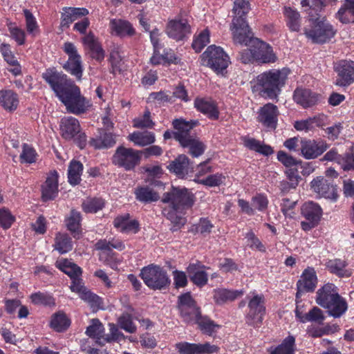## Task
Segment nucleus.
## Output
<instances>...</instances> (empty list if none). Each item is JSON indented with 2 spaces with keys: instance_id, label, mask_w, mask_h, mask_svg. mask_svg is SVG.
Instances as JSON below:
<instances>
[{
  "instance_id": "nucleus-57",
  "label": "nucleus",
  "mask_w": 354,
  "mask_h": 354,
  "mask_svg": "<svg viewBox=\"0 0 354 354\" xmlns=\"http://www.w3.org/2000/svg\"><path fill=\"white\" fill-rule=\"evenodd\" d=\"M15 218L10 211L6 208L0 209V226L6 230L11 227L15 222Z\"/></svg>"
},
{
  "instance_id": "nucleus-14",
  "label": "nucleus",
  "mask_w": 354,
  "mask_h": 354,
  "mask_svg": "<svg viewBox=\"0 0 354 354\" xmlns=\"http://www.w3.org/2000/svg\"><path fill=\"white\" fill-rule=\"evenodd\" d=\"M301 214L306 218V221L301 222V228L304 231H308L318 225L322 210L318 204L310 201L302 205Z\"/></svg>"
},
{
  "instance_id": "nucleus-37",
  "label": "nucleus",
  "mask_w": 354,
  "mask_h": 354,
  "mask_svg": "<svg viewBox=\"0 0 354 354\" xmlns=\"http://www.w3.org/2000/svg\"><path fill=\"white\" fill-rule=\"evenodd\" d=\"M128 139L136 145L145 147L153 143L156 140L155 135L150 131H135L128 136Z\"/></svg>"
},
{
  "instance_id": "nucleus-59",
  "label": "nucleus",
  "mask_w": 354,
  "mask_h": 354,
  "mask_svg": "<svg viewBox=\"0 0 354 354\" xmlns=\"http://www.w3.org/2000/svg\"><path fill=\"white\" fill-rule=\"evenodd\" d=\"M21 162L32 163L36 160V153L32 147L24 144L23 145V150L20 155Z\"/></svg>"
},
{
  "instance_id": "nucleus-19",
  "label": "nucleus",
  "mask_w": 354,
  "mask_h": 354,
  "mask_svg": "<svg viewBox=\"0 0 354 354\" xmlns=\"http://www.w3.org/2000/svg\"><path fill=\"white\" fill-rule=\"evenodd\" d=\"M175 346L179 354H212L219 351L218 346L209 342L192 344L184 342L177 343Z\"/></svg>"
},
{
  "instance_id": "nucleus-20",
  "label": "nucleus",
  "mask_w": 354,
  "mask_h": 354,
  "mask_svg": "<svg viewBox=\"0 0 354 354\" xmlns=\"http://www.w3.org/2000/svg\"><path fill=\"white\" fill-rule=\"evenodd\" d=\"M258 121L264 127L275 129L277 125L279 111L277 106L271 103L265 104L259 111Z\"/></svg>"
},
{
  "instance_id": "nucleus-41",
  "label": "nucleus",
  "mask_w": 354,
  "mask_h": 354,
  "mask_svg": "<svg viewBox=\"0 0 354 354\" xmlns=\"http://www.w3.org/2000/svg\"><path fill=\"white\" fill-rule=\"evenodd\" d=\"M82 170L83 165L80 161L73 160L71 162L68 170V178L70 184L76 185L80 183Z\"/></svg>"
},
{
  "instance_id": "nucleus-42",
  "label": "nucleus",
  "mask_w": 354,
  "mask_h": 354,
  "mask_svg": "<svg viewBox=\"0 0 354 354\" xmlns=\"http://www.w3.org/2000/svg\"><path fill=\"white\" fill-rule=\"evenodd\" d=\"M71 322L66 315L62 312L55 313L51 318L50 327L57 332H63L70 326Z\"/></svg>"
},
{
  "instance_id": "nucleus-34",
  "label": "nucleus",
  "mask_w": 354,
  "mask_h": 354,
  "mask_svg": "<svg viewBox=\"0 0 354 354\" xmlns=\"http://www.w3.org/2000/svg\"><path fill=\"white\" fill-rule=\"evenodd\" d=\"M17 95L11 90L0 91V106L10 112L15 111L18 106Z\"/></svg>"
},
{
  "instance_id": "nucleus-40",
  "label": "nucleus",
  "mask_w": 354,
  "mask_h": 354,
  "mask_svg": "<svg viewBox=\"0 0 354 354\" xmlns=\"http://www.w3.org/2000/svg\"><path fill=\"white\" fill-rule=\"evenodd\" d=\"M244 145L250 150L264 156H270L273 153L274 151L270 145L262 144L260 141L254 138H245Z\"/></svg>"
},
{
  "instance_id": "nucleus-18",
  "label": "nucleus",
  "mask_w": 354,
  "mask_h": 354,
  "mask_svg": "<svg viewBox=\"0 0 354 354\" xmlns=\"http://www.w3.org/2000/svg\"><path fill=\"white\" fill-rule=\"evenodd\" d=\"M250 48H253V56L259 64L274 63L277 59L272 48L259 39Z\"/></svg>"
},
{
  "instance_id": "nucleus-60",
  "label": "nucleus",
  "mask_w": 354,
  "mask_h": 354,
  "mask_svg": "<svg viewBox=\"0 0 354 354\" xmlns=\"http://www.w3.org/2000/svg\"><path fill=\"white\" fill-rule=\"evenodd\" d=\"M277 159L286 167H291L301 163L300 160H296L292 156L288 155L283 151H279L278 152Z\"/></svg>"
},
{
  "instance_id": "nucleus-53",
  "label": "nucleus",
  "mask_w": 354,
  "mask_h": 354,
  "mask_svg": "<svg viewBox=\"0 0 354 354\" xmlns=\"http://www.w3.org/2000/svg\"><path fill=\"white\" fill-rule=\"evenodd\" d=\"M237 296L236 292L224 289L216 292L214 298L216 304H221L227 301H233Z\"/></svg>"
},
{
  "instance_id": "nucleus-46",
  "label": "nucleus",
  "mask_w": 354,
  "mask_h": 354,
  "mask_svg": "<svg viewBox=\"0 0 354 354\" xmlns=\"http://www.w3.org/2000/svg\"><path fill=\"white\" fill-rule=\"evenodd\" d=\"M285 15L287 25L292 31H299L300 29V15L290 8H285Z\"/></svg>"
},
{
  "instance_id": "nucleus-7",
  "label": "nucleus",
  "mask_w": 354,
  "mask_h": 354,
  "mask_svg": "<svg viewBox=\"0 0 354 354\" xmlns=\"http://www.w3.org/2000/svg\"><path fill=\"white\" fill-rule=\"evenodd\" d=\"M194 201V195L185 187H172L171 190L165 193L162 198V203H169V207L183 211L191 208Z\"/></svg>"
},
{
  "instance_id": "nucleus-64",
  "label": "nucleus",
  "mask_w": 354,
  "mask_h": 354,
  "mask_svg": "<svg viewBox=\"0 0 354 354\" xmlns=\"http://www.w3.org/2000/svg\"><path fill=\"white\" fill-rule=\"evenodd\" d=\"M339 164L344 171L354 170V154L346 153L344 157H342Z\"/></svg>"
},
{
  "instance_id": "nucleus-43",
  "label": "nucleus",
  "mask_w": 354,
  "mask_h": 354,
  "mask_svg": "<svg viewBox=\"0 0 354 354\" xmlns=\"http://www.w3.org/2000/svg\"><path fill=\"white\" fill-rule=\"evenodd\" d=\"M80 212L72 209L70 216L66 220V225L67 229L71 232L75 238L80 234Z\"/></svg>"
},
{
  "instance_id": "nucleus-39",
  "label": "nucleus",
  "mask_w": 354,
  "mask_h": 354,
  "mask_svg": "<svg viewBox=\"0 0 354 354\" xmlns=\"http://www.w3.org/2000/svg\"><path fill=\"white\" fill-rule=\"evenodd\" d=\"M295 337L289 335L281 344L276 347L271 346L268 349L270 354H295Z\"/></svg>"
},
{
  "instance_id": "nucleus-30",
  "label": "nucleus",
  "mask_w": 354,
  "mask_h": 354,
  "mask_svg": "<svg viewBox=\"0 0 354 354\" xmlns=\"http://www.w3.org/2000/svg\"><path fill=\"white\" fill-rule=\"evenodd\" d=\"M110 28L112 32L117 36L124 37L126 36L132 37L136 34V30L132 24L124 19H113L110 21Z\"/></svg>"
},
{
  "instance_id": "nucleus-29",
  "label": "nucleus",
  "mask_w": 354,
  "mask_h": 354,
  "mask_svg": "<svg viewBox=\"0 0 354 354\" xmlns=\"http://www.w3.org/2000/svg\"><path fill=\"white\" fill-rule=\"evenodd\" d=\"M189 31V26L182 20L170 21L167 27L168 35L177 41L182 40Z\"/></svg>"
},
{
  "instance_id": "nucleus-48",
  "label": "nucleus",
  "mask_w": 354,
  "mask_h": 354,
  "mask_svg": "<svg viewBox=\"0 0 354 354\" xmlns=\"http://www.w3.org/2000/svg\"><path fill=\"white\" fill-rule=\"evenodd\" d=\"M91 325L88 326L86 330V334L90 337L102 339L104 336V326L97 319H93L91 320Z\"/></svg>"
},
{
  "instance_id": "nucleus-21",
  "label": "nucleus",
  "mask_w": 354,
  "mask_h": 354,
  "mask_svg": "<svg viewBox=\"0 0 354 354\" xmlns=\"http://www.w3.org/2000/svg\"><path fill=\"white\" fill-rule=\"evenodd\" d=\"M328 148V145L323 141L316 142L314 140H305L301 141V152L306 159H314L322 154Z\"/></svg>"
},
{
  "instance_id": "nucleus-25",
  "label": "nucleus",
  "mask_w": 354,
  "mask_h": 354,
  "mask_svg": "<svg viewBox=\"0 0 354 354\" xmlns=\"http://www.w3.org/2000/svg\"><path fill=\"white\" fill-rule=\"evenodd\" d=\"M170 172L178 177L183 178L189 171H193L194 167L186 155L180 154L167 167Z\"/></svg>"
},
{
  "instance_id": "nucleus-36",
  "label": "nucleus",
  "mask_w": 354,
  "mask_h": 354,
  "mask_svg": "<svg viewBox=\"0 0 354 354\" xmlns=\"http://www.w3.org/2000/svg\"><path fill=\"white\" fill-rule=\"evenodd\" d=\"M134 194L137 201L143 203H151L158 201L159 195L149 186H139L134 190Z\"/></svg>"
},
{
  "instance_id": "nucleus-24",
  "label": "nucleus",
  "mask_w": 354,
  "mask_h": 354,
  "mask_svg": "<svg viewBox=\"0 0 354 354\" xmlns=\"http://www.w3.org/2000/svg\"><path fill=\"white\" fill-rule=\"evenodd\" d=\"M320 95L307 88H297L294 92L295 102L304 109L316 105L319 101Z\"/></svg>"
},
{
  "instance_id": "nucleus-4",
  "label": "nucleus",
  "mask_w": 354,
  "mask_h": 354,
  "mask_svg": "<svg viewBox=\"0 0 354 354\" xmlns=\"http://www.w3.org/2000/svg\"><path fill=\"white\" fill-rule=\"evenodd\" d=\"M308 22L309 28L304 27V34L314 43H326L335 35L336 31L327 22L326 17L317 12L315 8L309 9Z\"/></svg>"
},
{
  "instance_id": "nucleus-52",
  "label": "nucleus",
  "mask_w": 354,
  "mask_h": 354,
  "mask_svg": "<svg viewBox=\"0 0 354 354\" xmlns=\"http://www.w3.org/2000/svg\"><path fill=\"white\" fill-rule=\"evenodd\" d=\"M209 42V32L207 29L203 30L193 41L192 46L196 53H199Z\"/></svg>"
},
{
  "instance_id": "nucleus-23",
  "label": "nucleus",
  "mask_w": 354,
  "mask_h": 354,
  "mask_svg": "<svg viewBox=\"0 0 354 354\" xmlns=\"http://www.w3.org/2000/svg\"><path fill=\"white\" fill-rule=\"evenodd\" d=\"M317 283V277L313 269H306L301 279L297 281V292L296 293V299L297 300L302 293L305 292L314 291Z\"/></svg>"
},
{
  "instance_id": "nucleus-58",
  "label": "nucleus",
  "mask_w": 354,
  "mask_h": 354,
  "mask_svg": "<svg viewBox=\"0 0 354 354\" xmlns=\"http://www.w3.org/2000/svg\"><path fill=\"white\" fill-rule=\"evenodd\" d=\"M30 298L31 301L37 305H50L54 304V299L50 295L40 292L32 294Z\"/></svg>"
},
{
  "instance_id": "nucleus-27",
  "label": "nucleus",
  "mask_w": 354,
  "mask_h": 354,
  "mask_svg": "<svg viewBox=\"0 0 354 354\" xmlns=\"http://www.w3.org/2000/svg\"><path fill=\"white\" fill-rule=\"evenodd\" d=\"M41 197L44 201L54 199L58 192V174L55 170L49 173L41 187Z\"/></svg>"
},
{
  "instance_id": "nucleus-15",
  "label": "nucleus",
  "mask_w": 354,
  "mask_h": 354,
  "mask_svg": "<svg viewBox=\"0 0 354 354\" xmlns=\"http://www.w3.org/2000/svg\"><path fill=\"white\" fill-rule=\"evenodd\" d=\"M313 191L319 196L335 201L338 198L337 185L324 176H317L310 183Z\"/></svg>"
},
{
  "instance_id": "nucleus-54",
  "label": "nucleus",
  "mask_w": 354,
  "mask_h": 354,
  "mask_svg": "<svg viewBox=\"0 0 354 354\" xmlns=\"http://www.w3.org/2000/svg\"><path fill=\"white\" fill-rule=\"evenodd\" d=\"M154 122L151 119V113L149 110H146L142 118H138L133 120V127L135 128H152Z\"/></svg>"
},
{
  "instance_id": "nucleus-5",
  "label": "nucleus",
  "mask_w": 354,
  "mask_h": 354,
  "mask_svg": "<svg viewBox=\"0 0 354 354\" xmlns=\"http://www.w3.org/2000/svg\"><path fill=\"white\" fill-rule=\"evenodd\" d=\"M317 304L328 310L330 315L339 317L347 309V303L337 292L334 290V285L325 284L317 292Z\"/></svg>"
},
{
  "instance_id": "nucleus-44",
  "label": "nucleus",
  "mask_w": 354,
  "mask_h": 354,
  "mask_svg": "<svg viewBox=\"0 0 354 354\" xmlns=\"http://www.w3.org/2000/svg\"><path fill=\"white\" fill-rule=\"evenodd\" d=\"M195 324L198 325V328L203 333L208 335H212L215 332V329L219 328V325L215 324L207 316H203L201 314Z\"/></svg>"
},
{
  "instance_id": "nucleus-3",
  "label": "nucleus",
  "mask_w": 354,
  "mask_h": 354,
  "mask_svg": "<svg viewBox=\"0 0 354 354\" xmlns=\"http://www.w3.org/2000/svg\"><path fill=\"white\" fill-rule=\"evenodd\" d=\"M199 124L198 120L187 122L184 119H175L172 124L176 130L174 138L183 147H189V153L192 157H198L205 149V145L196 136L191 134V130Z\"/></svg>"
},
{
  "instance_id": "nucleus-13",
  "label": "nucleus",
  "mask_w": 354,
  "mask_h": 354,
  "mask_svg": "<svg viewBox=\"0 0 354 354\" xmlns=\"http://www.w3.org/2000/svg\"><path fill=\"white\" fill-rule=\"evenodd\" d=\"M249 312L246 316L247 323L254 327H259L263 322L266 313L263 295L254 296L248 303Z\"/></svg>"
},
{
  "instance_id": "nucleus-62",
  "label": "nucleus",
  "mask_w": 354,
  "mask_h": 354,
  "mask_svg": "<svg viewBox=\"0 0 354 354\" xmlns=\"http://www.w3.org/2000/svg\"><path fill=\"white\" fill-rule=\"evenodd\" d=\"M110 333L104 335L102 339L106 342H111L119 340V339L123 337V335L119 331L118 328L114 324H109Z\"/></svg>"
},
{
  "instance_id": "nucleus-32",
  "label": "nucleus",
  "mask_w": 354,
  "mask_h": 354,
  "mask_svg": "<svg viewBox=\"0 0 354 354\" xmlns=\"http://www.w3.org/2000/svg\"><path fill=\"white\" fill-rule=\"evenodd\" d=\"M60 130L65 139H71L80 132L78 120L73 117L64 118L61 120Z\"/></svg>"
},
{
  "instance_id": "nucleus-63",
  "label": "nucleus",
  "mask_w": 354,
  "mask_h": 354,
  "mask_svg": "<svg viewBox=\"0 0 354 354\" xmlns=\"http://www.w3.org/2000/svg\"><path fill=\"white\" fill-rule=\"evenodd\" d=\"M218 268L225 272H232L238 270L237 264L230 258H225L219 263Z\"/></svg>"
},
{
  "instance_id": "nucleus-45",
  "label": "nucleus",
  "mask_w": 354,
  "mask_h": 354,
  "mask_svg": "<svg viewBox=\"0 0 354 354\" xmlns=\"http://www.w3.org/2000/svg\"><path fill=\"white\" fill-rule=\"evenodd\" d=\"M250 10V4L246 0H235L232 12L234 13L233 19L239 18L242 20H246V15Z\"/></svg>"
},
{
  "instance_id": "nucleus-61",
  "label": "nucleus",
  "mask_w": 354,
  "mask_h": 354,
  "mask_svg": "<svg viewBox=\"0 0 354 354\" xmlns=\"http://www.w3.org/2000/svg\"><path fill=\"white\" fill-rule=\"evenodd\" d=\"M24 13L26 18L27 31L29 33L34 34V32L38 28L35 18L32 15V12L28 9L24 10Z\"/></svg>"
},
{
  "instance_id": "nucleus-12",
  "label": "nucleus",
  "mask_w": 354,
  "mask_h": 354,
  "mask_svg": "<svg viewBox=\"0 0 354 354\" xmlns=\"http://www.w3.org/2000/svg\"><path fill=\"white\" fill-rule=\"evenodd\" d=\"M63 50L68 55V59L64 64V68L75 76L77 80H80L82 76L83 68L81 57L77 53L76 47L71 42H66L64 44Z\"/></svg>"
},
{
  "instance_id": "nucleus-33",
  "label": "nucleus",
  "mask_w": 354,
  "mask_h": 354,
  "mask_svg": "<svg viewBox=\"0 0 354 354\" xmlns=\"http://www.w3.org/2000/svg\"><path fill=\"white\" fill-rule=\"evenodd\" d=\"M183 210H177L171 207H165L162 210V213L166 218L169 220L172 224L171 230L176 232L180 230L185 223L186 218L180 216L178 213H181Z\"/></svg>"
},
{
  "instance_id": "nucleus-11",
  "label": "nucleus",
  "mask_w": 354,
  "mask_h": 354,
  "mask_svg": "<svg viewBox=\"0 0 354 354\" xmlns=\"http://www.w3.org/2000/svg\"><path fill=\"white\" fill-rule=\"evenodd\" d=\"M178 308L183 321L187 324H195L201 314L200 308L196 306L190 292L184 293L178 297Z\"/></svg>"
},
{
  "instance_id": "nucleus-1",
  "label": "nucleus",
  "mask_w": 354,
  "mask_h": 354,
  "mask_svg": "<svg viewBox=\"0 0 354 354\" xmlns=\"http://www.w3.org/2000/svg\"><path fill=\"white\" fill-rule=\"evenodd\" d=\"M42 78L49 84L68 112L80 115L84 113L91 106L84 97L80 88L67 75L57 71L55 68H48Z\"/></svg>"
},
{
  "instance_id": "nucleus-26",
  "label": "nucleus",
  "mask_w": 354,
  "mask_h": 354,
  "mask_svg": "<svg viewBox=\"0 0 354 354\" xmlns=\"http://www.w3.org/2000/svg\"><path fill=\"white\" fill-rule=\"evenodd\" d=\"M194 106L209 119L217 120L219 118L217 104L210 98L196 97L194 100Z\"/></svg>"
},
{
  "instance_id": "nucleus-31",
  "label": "nucleus",
  "mask_w": 354,
  "mask_h": 354,
  "mask_svg": "<svg viewBox=\"0 0 354 354\" xmlns=\"http://www.w3.org/2000/svg\"><path fill=\"white\" fill-rule=\"evenodd\" d=\"M84 44L88 47L91 57L96 61L100 62L104 58V50L98 42L95 35L90 32L83 38Z\"/></svg>"
},
{
  "instance_id": "nucleus-8",
  "label": "nucleus",
  "mask_w": 354,
  "mask_h": 354,
  "mask_svg": "<svg viewBox=\"0 0 354 354\" xmlns=\"http://www.w3.org/2000/svg\"><path fill=\"white\" fill-rule=\"evenodd\" d=\"M204 64L216 73H223L230 64V57L223 49L215 45L209 46L201 55Z\"/></svg>"
},
{
  "instance_id": "nucleus-6",
  "label": "nucleus",
  "mask_w": 354,
  "mask_h": 354,
  "mask_svg": "<svg viewBox=\"0 0 354 354\" xmlns=\"http://www.w3.org/2000/svg\"><path fill=\"white\" fill-rule=\"evenodd\" d=\"M140 277L145 283L152 290H162L169 286L170 279L167 272L160 266L151 264L144 267Z\"/></svg>"
},
{
  "instance_id": "nucleus-38",
  "label": "nucleus",
  "mask_w": 354,
  "mask_h": 354,
  "mask_svg": "<svg viewBox=\"0 0 354 354\" xmlns=\"http://www.w3.org/2000/svg\"><path fill=\"white\" fill-rule=\"evenodd\" d=\"M73 292L78 293L80 297L88 302L92 308L97 310L101 308L102 304V299L88 290L84 284H82V287H79L77 290H74Z\"/></svg>"
},
{
  "instance_id": "nucleus-22",
  "label": "nucleus",
  "mask_w": 354,
  "mask_h": 354,
  "mask_svg": "<svg viewBox=\"0 0 354 354\" xmlns=\"http://www.w3.org/2000/svg\"><path fill=\"white\" fill-rule=\"evenodd\" d=\"M89 145L95 149H106L113 147L116 143V135L108 132L104 129H99L95 138L89 140Z\"/></svg>"
},
{
  "instance_id": "nucleus-51",
  "label": "nucleus",
  "mask_w": 354,
  "mask_h": 354,
  "mask_svg": "<svg viewBox=\"0 0 354 354\" xmlns=\"http://www.w3.org/2000/svg\"><path fill=\"white\" fill-rule=\"evenodd\" d=\"M324 315L322 310L318 307H313L308 313L304 315L302 322H312L322 324L324 320Z\"/></svg>"
},
{
  "instance_id": "nucleus-47",
  "label": "nucleus",
  "mask_w": 354,
  "mask_h": 354,
  "mask_svg": "<svg viewBox=\"0 0 354 354\" xmlns=\"http://www.w3.org/2000/svg\"><path fill=\"white\" fill-rule=\"evenodd\" d=\"M55 247L60 253H66L72 250L71 239L66 234L58 233L55 237Z\"/></svg>"
},
{
  "instance_id": "nucleus-50",
  "label": "nucleus",
  "mask_w": 354,
  "mask_h": 354,
  "mask_svg": "<svg viewBox=\"0 0 354 354\" xmlns=\"http://www.w3.org/2000/svg\"><path fill=\"white\" fill-rule=\"evenodd\" d=\"M346 266V262L340 259L330 260L327 264V267L331 273L342 277L348 275L347 271L344 270Z\"/></svg>"
},
{
  "instance_id": "nucleus-49",
  "label": "nucleus",
  "mask_w": 354,
  "mask_h": 354,
  "mask_svg": "<svg viewBox=\"0 0 354 354\" xmlns=\"http://www.w3.org/2000/svg\"><path fill=\"white\" fill-rule=\"evenodd\" d=\"M104 206L103 199L94 198L88 199L82 203V209L86 213H95Z\"/></svg>"
},
{
  "instance_id": "nucleus-35",
  "label": "nucleus",
  "mask_w": 354,
  "mask_h": 354,
  "mask_svg": "<svg viewBox=\"0 0 354 354\" xmlns=\"http://www.w3.org/2000/svg\"><path fill=\"white\" fill-rule=\"evenodd\" d=\"M88 14V11L86 8H64V12L62 15L61 26L62 27H68L78 17L86 16Z\"/></svg>"
},
{
  "instance_id": "nucleus-16",
  "label": "nucleus",
  "mask_w": 354,
  "mask_h": 354,
  "mask_svg": "<svg viewBox=\"0 0 354 354\" xmlns=\"http://www.w3.org/2000/svg\"><path fill=\"white\" fill-rule=\"evenodd\" d=\"M56 266L71 278L72 283L70 289L72 292L77 290L79 287H82V284H84L81 278L82 270L77 264L71 260L64 259L57 261Z\"/></svg>"
},
{
  "instance_id": "nucleus-17",
  "label": "nucleus",
  "mask_w": 354,
  "mask_h": 354,
  "mask_svg": "<svg viewBox=\"0 0 354 354\" xmlns=\"http://www.w3.org/2000/svg\"><path fill=\"white\" fill-rule=\"evenodd\" d=\"M337 73L335 84L345 87L354 82V62L340 60L334 66Z\"/></svg>"
},
{
  "instance_id": "nucleus-55",
  "label": "nucleus",
  "mask_w": 354,
  "mask_h": 354,
  "mask_svg": "<svg viewBox=\"0 0 354 354\" xmlns=\"http://www.w3.org/2000/svg\"><path fill=\"white\" fill-rule=\"evenodd\" d=\"M118 324L120 328L127 332L133 333L136 331V326L133 324L131 315L129 313L122 314L118 319Z\"/></svg>"
},
{
  "instance_id": "nucleus-9",
  "label": "nucleus",
  "mask_w": 354,
  "mask_h": 354,
  "mask_svg": "<svg viewBox=\"0 0 354 354\" xmlns=\"http://www.w3.org/2000/svg\"><path fill=\"white\" fill-rule=\"evenodd\" d=\"M140 153L138 150L120 146L112 157V163L124 168L126 171H130L140 164Z\"/></svg>"
},
{
  "instance_id": "nucleus-10",
  "label": "nucleus",
  "mask_w": 354,
  "mask_h": 354,
  "mask_svg": "<svg viewBox=\"0 0 354 354\" xmlns=\"http://www.w3.org/2000/svg\"><path fill=\"white\" fill-rule=\"evenodd\" d=\"M230 30L232 32V39L234 44L250 47L254 43V40L258 39L254 37L247 21L242 20L240 17L232 19Z\"/></svg>"
},
{
  "instance_id": "nucleus-2",
  "label": "nucleus",
  "mask_w": 354,
  "mask_h": 354,
  "mask_svg": "<svg viewBox=\"0 0 354 354\" xmlns=\"http://www.w3.org/2000/svg\"><path fill=\"white\" fill-rule=\"evenodd\" d=\"M290 72V68L284 67L281 69H271L259 74L257 82L260 95L265 98L277 99Z\"/></svg>"
},
{
  "instance_id": "nucleus-56",
  "label": "nucleus",
  "mask_w": 354,
  "mask_h": 354,
  "mask_svg": "<svg viewBox=\"0 0 354 354\" xmlns=\"http://www.w3.org/2000/svg\"><path fill=\"white\" fill-rule=\"evenodd\" d=\"M109 62L111 65V68L113 74L116 72H122V66L123 64L122 57L117 50H113L110 53Z\"/></svg>"
},
{
  "instance_id": "nucleus-28",
  "label": "nucleus",
  "mask_w": 354,
  "mask_h": 354,
  "mask_svg": "<svg viewBox=\"0 0 354 354\" xmlns=\"http://www.w3.org/2000/svg\"><path fill=\"white\" fill-rule=\"evenodd\" d=\"M206 267L200 262L190 263L187 268V272L190 280L197 286H203L207 283V273L204 270Z\"/></svg>"
}]
</instances>
